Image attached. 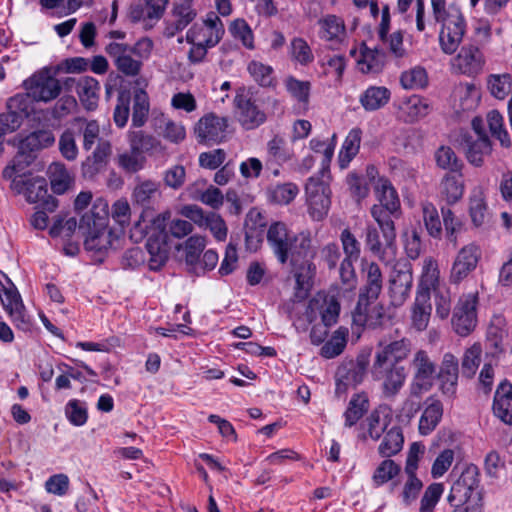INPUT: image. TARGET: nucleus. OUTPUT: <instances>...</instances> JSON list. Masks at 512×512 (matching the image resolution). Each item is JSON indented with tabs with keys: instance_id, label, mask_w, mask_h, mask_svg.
Instances as JSON below:
<instances>
[{
	"instance_id": "obj_1",
	"label": "nucleus",
	"mask_w": 512,
	"mask_h": 512,
	"mask_svg": "<svg viewBox=\"0 0 512 512\" xmlns=\"http://www.w3.org/2000/svg\"><path fill=\"white\" fill-rule=\"evenodd\" d=\"M412 351V342L401 338L384 345H379L375 352L371 375L380 382L384 399L393 400L400 393L407 378V371L401 364Z\"/></svg>"
},
{
	"instance_id": "obj_2",
	"label": "nucleus",
	"mask_w": 512,
	"mask_h": 512,
	"mask_svg": "<svg viewBox=\"0 0 512 512\" xmlns=\"http://www.w3.org/2000/svg\"><path fill=\"white\" fill-rule=\"evenodd\" d=\"M108 204L102 199L94 202L79 222V230L85 236L84 246L89 251L107 252L118 238L108 229Z\"/></svg>"
},
{
	"instance_id": "obj_3",
	"label": "nucleus",
	"mask_w": 512,
	"mask_h": 512,
	"mask_svg": "<svg viewBox=\"0 0 512 512\" xmlns=\"http://www.w3.org/2000/svg\"><path fill=\"white\" fill-rule=\"evenodd\" d=\"M286 262L289 260L292 273L296 281V296L304 298L311 286L314 275V267L311 258L314 256V248L310 232L297 233L287 248Z\"/></svg>"
},
{
	"instance_id": "obj_4",
	"label": "nucleus",
	"mask_w": 512,
	"mask_h": 512,
	"mask_svg": "<svg viewBox=\"0 0 512 512\" xmlns=\"http://www.w3.org/2000/svg\"><path fill=\"white\" fill-rule=\"evenodd\" d=\"M154 43L148 37L140 38L135 44L110 42L105 52L113 60L116 69L126 77H137L142 70L143 61L147 60L153 51Z\"/></svg>"
},
{
	"instance_id": "obj_5",
	"label": "nucleus",
	"mask_w": 512,
	"mask_h": 512,
	"mask_svg": "<svg viewBox=\"0 0 512 512\" xmlns=\"http://www.w3.org/2000/svg\"><path fill=\"white\" fill-rule=\"evenodd\" d=\"M447 500L454 508L475 505L483 512L482 496L479 490V472L476 466L470 465L463 470L453 483Z\"/></svg>"
},
{
	"instance_id": "obj_6",
	"label": "nucleus",
	"mask_w": 512,
	"mask_h": 512,
	"mask_svg": "<svg viewBox=\"0 0 512 512\" xmlns=\"http://www.w3.org/2000/svg\"><path fill=\"white\" fill-rule=\"evenodd\" d=\"M61 66H45L35 71L24 80L23 86L29 97L37 102L48 103L56 99L62 86L56 76L60 73Z\"/></svg>"
},
{
	"instance_id": "obj_7",
	"label": "nucleus",
	"mask_w": 512,
	"mask_h": 512,
	"mask_svg": "<svg viewBox=\"0 0 512 512\" xmlns=\"http://www.w3.org/2000/svg\"><path fill=\"white\" fill-rule=\"evenodd\" d=\"M478 292L462 294L454 306L451 318L452 329L459 336L471 334L478 323Z\"/></svg>"
},
{
	"instance_id": "obj_8",
	"label": "nucleus",
	"mask_w": 512,
	"mask_h": 512,
	"mask_svg": "<svg viewBox=\"0 0 512 512\" xmlns=\"http://www.w3.org/2000/svg\"><path fill=\"white\" fill-rule=\"evenodd\" d=\"M410 368L412 370L410 395L419 398L423 393L428 392L432 388L436 364L427 351L419 349L413 354Z\"/></svg>"
},
{
	"instance_id": "obj_9",
	"label": "nucleus",
	"mask_w": 512,
	"mask_h": 512,
	"mask_svg": "<svg viewBox=\"0 0 512 512\" xmlns=\"http://www.w3.org/2000/svg\"><path fill=\"white\" fill-rule=\"evenodd\" d=\"M441 23L439 43L445 54H453L461 44L466 32V22L459 8H452L447 17L436 20Z\"/></svg>"
},
{
	"instance_id": "obj_10",
	"label": "nucleus",
	"mask_w": 512,
	"mask_h": 512,
	"mask_svg": "<svg viewBox=\"0 0 512 512\" xmlns=\"http://www.w3.org/2000/svg\"><path fill=\"white\" fill-rule=\"evenodd\" d=\"M305 192L310 216L316 221L322 220L331 205L329 185L319 177H310Z\"/></svg>"
},
{
	"instance_id": "obj_11",
	"label": "nucleus",
	"mask_w": 512,
	"mask_h": 512,
	"mask_svg": "<svg viewBox=\"0 0 512 512\" xmlns=\"http://www.w3.org/2000/svg\"><path fill=\"white\" fill-rule=\"evenodd\" d=\"M412 284L411 264L407 262L396 263L389 280V294L394 306H401L407 300Z\"/></svg>"
},
{
	"instance_id": "obj_12",
	"label": "nucleus",
	"mask_w": 512,
	"mask_h": 512,
	"mask_svg": "<svg viewBox=\"0 0 512 512\" xmlns=\"http://www.w3.org/2000/svg\"><path fill=\"white\" fill-rule=\"evenodd\" d=\"M480 257V249L473 243L461 248L455 257L450 270V283L458 285L465 280L469 274L476 269Z\"/></svg>"
},
{
	"instance_id": "obj_13",
	"label": "nucleus",
	"mask_w": 512,
	"mask_h": 512,
	"mask_svg": "<svg viewBox=\"0 0 512 512\" xmlns=\"http://www.w3.org/2000/svg\"><path fill=\"white\" fill-rule=\"evenodd\" d=\"M234 103L237 109L238 121L246 130H252L263 124L265 113L259 109L250 92H241L236 95Z\"/></svg>"
},
{
	"instance_id": "obj_14",
	"label": "nucleus",
	"mask_w": 512,
	"mask_h": 512,
	"mask_svg": "<svg viewBox=\"0 0 512 512\" xmlns=\"http://www.w3.org/2000/svg\"><path fill=\"white\" fill-rule=\"evenodd\" d=\"M227 126L226 117L208 113L198 120L194 131L199 143H219L225 138Z\"/></svg>"
},
{
	"instance_id": "obj_15",
	"label": "nucleus",
	"mask_w": 512,
	"mask_h": 512,
	"mask_svg": "<svg viewBox=\"0 0 512 512\" xmlns=\"http://www.w3.org/2000/svg\"><path fill=\"white\" fill-rule=\"evenodd\" d=\"M367 370V361L364 359L348 360L337 368L336 392H345L348 387H355L362 383Z\"/></svg>"
},
{
	"instance_id": "obj_16",
	"label": "nucleus",
	"mask_w": 512,
	"mask_h": 512,
	"mask_svg": "<svg viewBox=\"0 0 512 512\" xmlns=\"http://www.w3.org/2000/svg\"><path fill=\"white\" fill-rule=\"evenodd\" d=\"M362 277L364 284L360 288V306L364 301H376L383 288V275L379 265L375 262L362 261Z\"/></svg>"
},
{
	"instance_id": "obj_17",
	"label": "nucleus",
	"mask_w": 512,
	"mask_h": 512,
	"mask_svg": "<svg viewBox=\"0 0 512 512\" xmlns=\"http://www.w3.org/2000/svg\"><path fill=\"white\" fill-rule=\"evenodd\" d=\"M374 302L375 301H364L361 306L360 301L357 302L352 314L354 324L370 328H378L389 322L390 316L386 313L385 308L382 305L370 307Z\"/></svg>"
},
{
	"instance_id": "obj_18",
	"label": "nucleus",
	"mask_w": 512,
	"mask_h": 512,
	"mask_svg": "<svg viewBox=\"0 0 512 512\" xmlns=\"http://www.w3.org/2000/svg\"><path fill=\"white\" fill-rule=\"evenodd\" d=\"M370 213L381 231L385 245L387 248H391L396 239L394 220L400 217L401 210H388L382 206H372Z\"/></svg>"
},
{
	"instance_id": "obj_19",
	"label": "nucleus",
	"mask_w": 512,
	"mask_h": 512,
	"mask_svg": "<svg viewBox=\"0 0 512 512\" xmlns=\"http://www.w3.org/2000/svg\"><path fill=\"white\" fill-rule=\"evenodd\" d=\"M295 235L282 222H275L268 229L267 241L281 264L286 263L287 248Z\"/></svg>"
},
{
	"instance_id": "obj_20",
	"label": "nucleus",
	"mask_w": 512,
	"mask_h": 512,
	"mask_svg": "<svg viewBox=\"0 0 512 512\" xmlns=\"http://www.w3.org/2000/svg\"><path fill=\"white\" fill-rule=\"evenodd\" d=\"M458 376V359L452 353H445L438 373L440 389L444 395L452 397L456 393Z\"/></svg>"
},
{
	"instance_id": "obj_21",
	"label": "nucleus",
	"mask_w": 512,
	"mask_h": 512,
	"mask_svg": "<svg viewBox=\"0 0 512 512\" xmlns=\"http://www.w3.org/2000/svg\"><path fill=\"white\" fill-rule=\"evenodd\" d=\"M484 59L480 50L472 45L462 47L459 54L453 59L452 66L458 72L469 76L480 73Z\"/></svg>"
},
{
	"instance_id": "obj_22",
	"label": "nucleus",
	"mask_w": 512,
	"mask_h": 512,
	"mask_svg": "<svg viewBox=\"0 0 512 512\" xmlns=\"http://www.w3.org/2000/svg\"><path fill=\"white\" fill-rule=\"evenodd\" d=\"M112 153L110 141L99 139L95 150L82 163V173L86 178H93L105 168Z\"/></svg>"
},
{
	"instance_id": "obj_23",
	"label": "nucleus",
	"mask_w": 512,
	"mask_h": 512,
	"mask_svg": "<svg viewBox=\"0 0 512 512\" xmlns=\"http://www.w3.org/2000/svg\"><path fill=\"white\" fill-rule=\"evenodd\" d=\"M319 37L332 46L342 44L347 36L344 20L336 15H326L318 20Z\"/></svg>"
},
{
	"instance_id": "obj_24",
	"label": "nucleus",
	"mask_w": 512,
	"mask_h": 512,
	"mask_svg": "<svg viewBox=\"0 0 512 512\" xmlns=\"http://www.w3.org/2000/svg\"><path fill=\"white\" fill-rule=\"evenodd\" d=\"M24 196L29 203H40L41 208L49 212H54L58 207L57 199L48 195L47 182L42 177L31 178Z\"/></svg>"
},
{
	"instance_id": "obj_25",
	"label": "nucleus",
	"mask_w": 512,
	"mask_h": 512,
	"mask_svg": "<svg viewBox=\"0 0 512 512\" xmlns=\"http://www.w3.org/2000/svg\"><path fill=\"white\" fill-rule=\"evenodd\" d=\"M128 143L132 151H137L141 155L143 153L149 155L164 154L166 151L165 146L158 138L143 130L129 131Z\"/></svg>"
},
{
	"instance_id": "obj_26",
	"label": "nucleus",
	"mask_w": 512,
	"mask_h": 512,
	"mask_svg": "<svg viewBox=\"0 0 512 512\" xmlns=\"http://www.w3.org/2000/svg\"><path fill=\"white\" fill-rule=\"evenodd\" d=\"M197 12L193 8L192 0H183L174 4L172 20L167 26V35L172 37L177 32L185 29L196 17Z\"/></svg>"
},
{
	"instance_id": "obj_27",
	"label": "nucleus",
	"mask_w": 512,
	"mask_h": 512,
	"mask_svg": "<svg viewBox=\"0 0 512 512\" xmlns=\"http://www.w3.org/2000/svg\"><path fill=\"white\" fill-rule=\"evenodd\" d=\"M431 111L429 101L419 95H412L399 106V117L406 123H414Z\"/></svg>"
},
{
	"instance_id": "obj_28",
	"label": "nucleus",
	"mask_w": 512,
	"mask_h": 512,
	"mask_svg": "<svg viewBox=\"0 0 512 512\" xmlns=\"http://www.w3.org/2000/svg\"><path fill=\"white\" fill-rule=\"evenodd\" d=\"M465 184L462 172L447 173L439 184V194L448 205L457 203L464 194Z\"/></svg>"
},
{
	"instance_id": "obj_29",
	"label": "nucleus",
	"mask_w": 512,
	"mask_h": 512,
	"mask_svg": "<svg viewBox=\"0 0 512 512\" xmlns=\"http://www.w3.org/2000/svg\"><path fill=\"white\" fill-rule=\"evenodd\" d=\"M493 411L501 421L512 424V384L507 381L500 383L495 392Z\"/></svg>"
},
{
	"instance_id": "obj_30",
	"label": "nucleus",
	"mask_w": 512,
	"mask_h": 512,
	"mask_svg": "<svg viewBox=\"0 0 512 512\" xmlns=\"http://www.w3.org/2000/svg\"><path fill=\"white\" fill-rule=\"evenodd\" d=\"M101 86L98 80L91 76L80 77L76 82V93L86 110H95L99 102Z\"/></svg>"
},
{
	"instance_id": "obj_31",
	"label": "nucleus",
	"mask_w": 512,
	"mask_h": 512,
	"mask_svg": "<svg viewBox=\"0 0 512 512\" xmlns=\"http://www.w3.org/2000/svg\"><path fill=\"white\" fill-rule=\"evenodd\" d=\"M169 0H145L144 4L132 5L129 17L133 22L159 20L166 9Z\"/></svg>"
},
{
	"instance_id": "obj_32",
	"label": "nucleus",
	"mask_w": 512,
	"mask_h": 512,
	"mask_svg": "<svg viewBox=\"0 0 512 512\" xmlns=\"http://www.w3.org/2000/svg\"><path fill=\"white\" fill-rule=\"evenodd\" d=\"M469 215L476 227L485 226L490 222V212L485 195L480 188L473 189L469 197Z\"/></svg>"
},
{
	"instance_id": "obj_33",
	"label": "nucleus",
	"mask_w": 512,
	"mask_h": 512,
	"mask_svg": "<svg viewBox=\"0 0 512 512\" xmlns=\"http://www.w3.org/2000/svg\"><path fill=\"white\" fill-rule=\"evenodd\" d=\"M467 160L474 166H481L485 155L491 152V143L488 137L473 138L471 135H463Z\"/></svg>"
},
{
	"instance_id": "obj_34",
	"label": "nucleus",
	"mask_w": 512,
	"mask_h": 512,
	"mask_svg": "<svg viewBox=\"0 0 512 512\" xmlns=\"http://www.w3.org/2000/svg\"><path fill=\"white\" fill-rule=\"evenodd\" d=\"M362 140V130L358 127L351 129L346 136L338 155L341 169H346L352 159L358 154Z\"/></svg>"
},
{
	"instance_id": "obj_35",
	"label": "nucleus",
	"mask_w": 512,
	"mask_h": 512,
	"mask_svg": "<svg viewBox=\"0 0 512 512\" xmlns=\"http://www.w3.org/2000/svg\"><path fill=\"white\" fill-rule=\"evenodd\" d=\"M391 93L384 86H370L360 96V103L366 111H375L384 107L390 100Z\"/></svg>"
},
{
	"instance_id": "obj_36",
	"label": "nucleus",
	"mask_w": 512,
	"mask_h": 512,
	"mask_svg": "<svg viewBox=\"0 0 512 512\" xmlns=\"http://www.w3.org/2000/svg\"><path fill=\"white\" fill-rule=\"evenodd\" d=\"M454 105L462 111H471L477 107L480 95L472 83L459 84L453 92Z\"/></svg>"
},
{
	"instance_id": "obj_37",
	"label": "nucleus",
	"mask_w": 512,
	"mask_h": 512,
	"mask_svg": "<svg viewBox=\"0 0 512 512\" xmlns=\"http://www.w3.org/2000/svg\"><path fill=\"white\" fill-rule=\"evenodd\" d=\"M385 64V53L378 48H368L365 45L361 49V58L358 60V68L363 73H379Z\"/></svg>"
},
{
	"instance_id": "obj_38",
	"label": "nucleus",
	"mask_w": 512,
	"mask_h": 512,
	"mask_svg": "<svg viewBox=\"0 0 512 512\" xmlns=\"http://www.w3.org/2000/svg\"><path fill=\"white\" fill-rule=\"evenodd\" d=\"M404 443L402 430L398 426H393L386 431L382 442L378 447V453L381 457L390 458L398 454Z\"/></svg>"
},
{
	"instance_id": "obj_39",
	"label": "nucleus",
	"mask_w": 512,
	"mask_h": 512,
	"mask_svg": "<svg viewBox=\"0 0 512 512\" xmlns=\"http://www.w3.org/2000/svg\"><path fill=\"white\" fill-rule=\"evenodd\" d=\"M378 204L388 210H401V204L395 188L387 179H379L375 188Z\"/></svg>"
},
{
	"instance_id": "obj_40",
	"label": "nucleus",
	"mask_w": 512,
	"mask_h": 512,
	"mask_svg": "<svg viewBox=\"0 0 512 512\" xmlns=\"http://www.w3.org/2000/svg\"><path fill=\"white\" fill-rule=\"evenodd\" d=\"M431 304L429 302L428 294H421L417 296L415 303L412 307V326L417 331H423L427 328L430 315H431Z\"/></svg>"
},
{
	"instance_id": "obj_41",
	"label": "nucleus",
	"mask_w": 512,
	"mask_h": 512,
	"mask_svg": "<svg viewBox=\"0 0 512 512\" xmlns=\"http://www.w3.org/2000/svg\"><path fill=\"white\" fill-rule=\"evenodd\" d=\"M319 302L318 299H312L309 308L311 310L319 309L322 323L326 327L336 324L340 312L339 302L334 297H324L321 305H319Z\"/></svg>"
},
{
	"instance_id": "obj_42",
	"label": "nucleus",
	"mask_w": 512,
	"mask_h": 512,
	"mask_svg": "<svg viewBox=\"0 0 512 512\" xmlns=\"http://www.w3.org/2000/svg\"><path fill=\"white\" fill-rule=\"evenodd\" d=\"M390 423L391 416L389 413L382 409H376L366 418L364 425L369 437L376 441L387 431Z\"/></svg>"
},
{
	"instance_id": "obj_43",
	"label": "nucleus",
	"mask_w": 512,
	"mask_h": 512,
	"mask_svg": "<svg viewBox=\"0 0 512 512\" xmlns=\"http://www.w3.org/2000/svg\"><path fill=\"white\" fill-rule=\"evenodd\" d=\"M160 184L151 179H137L132 191V200L141 206H148L159 192Z\"/></svg>"
},
{
	"instance_id": "obj_44",
	"label": "nucleus",
	"mask_w": 512,
	"mask_h": 512,
	"mask_svg": "<svg viewBox=\"0 0 512 512\" xmlns=\"http://www.w3.org/2000/svg\"><path fill=\"white\" fill-rule=\"evenodd\" d=\"M443 415V407L440 401L434 400L431 404H429L419 421V432L422 435H428L431 433L439 421L441 420Z\"/></svg>"
},
{
	"instance_id": "obj_45",
	"label": "nucleus",
	"mask_w": 512,
	"mask_h": 512,
	"mask_svg": "<svg viewBox=\"0 0 512 512\" xmlns=\"http://www.w3.org/2000/svg\"><path fill=\"white\" fill-rule=\"evenodd\" d=\"M150 110L148 94L143 89H137L133 95L132 125L142 127L148 119Z\"/></svg>"
},
{
	"instance_id": "obj_46",
	"label": "nucleus",
	"mask_w": 512,
	"mask_h": 512,
	"mask_svg": "<svg viewBox=\"0 0 512 512\" xmlns=\"http://www.w3.org/2000/svg\"><path fill=\"white\" fill-rule=\"evenodd\" d=\"M439 283L440 271L437 261L432 257L425 258L422 265L420 287L428 293L430 290H436Z\"/></svg>"
},
{
	"instance_id": "obj_47",
	"label": "nucleus",
	"mask_w": 512,
	"mask_h": 512,
	"mask_svg": "<svg viewBox=\"0 0 512 512\" xmlns=\"http://www.w3.org/2000/svg\"><path fill=\"white\" fill-rule=\"evenodd\" d=\"M206 246V239L203 236L194 235L184 243L185 264L190 273L200 260V255Z\"/></svg>"
},
{
	"instance_id": "obj_48",
	"label": "nucleus",
	"mask_w": 512,
	"mask_h": 512,
	"mask_svg": "<svg viewBox=\"0 0 512 512\" xmlns=\"http://www.w3.org/2000/svg\"><path fill=\"white\" fill-rule=\"evenodd\" d=\"M369 408L368 398L364 394L354 395L349 401L348 407L344 413L345 426L351 427L362 418Z\"/></svg>"
},
{
	"instance_id": "obj_49",
	"label": "nucleus",
	"mask_w": 512,
	"mask_h": 512,
	"mask_svg": "<svg viewBox=\"0 0 512 512\" xmlns=\"http://www.w3.org/2000/svg\"><path fill=\"white\" fill-rule=\"evenodd\" d=\"M435 160L439 168L451 173L461 172L464 165L454 150L448 146H441L436 150Z\"/></svg>"
},
{
	"instance_id": "obj_50",
	"label": "nucleus",
	"mask_w": 512,
	"mask_h": 512,
	"mask_svg": "<svg viewBox=\"0 0 512 512\" xmlns=\"http://www.w3.org/2000/svg\"><path fill=\"white\" fill-rule=\"evenodd\" d=\"M487 87L493 97L503 100L511 92V75L508 73L491 74L487 78Z\"/></svg>"
},
{
	"instance_id": "obj_51",
	"label": "nucleus",
	"mask_w": 512,
	"mask_h": 512,
	"mask_svg": "<svg viewBox=\"0 0 512 512\" xmlns=\"http://www.w3.org/2000/svg\"><path fill=\"white\" fill-rule=\"evenodd\" d=\"M146 248L150 255V269L157 270L165 264L168 259V248L166 243L161 242L159 238H149L146 243Z\"/></svg>"
},
{
	"instance_id": "obj_52",
	"label": "nucleus",
	"mask_w": 512,
	"mask_h": 512,
	"mask_svg": "<svg viewBox=\"0 0 512 512\" xmlns=\"http://www.w3.org/2000/svg\"><path fill=\"white\" fill-rule=\"evenodd\" d=\"M299 189L294 183H284L272 186L268 189L267 194L270 201L286 205L289 204L297 196Z\"/></svg>"
},
{
	"instance_id": "obj_53",
	"label": "nucleus",
	"mask_w": 512,
	"mask_h": 512,
	"mask_svg": "<svg viewBox=\"0 0 512 512\" xmlns=\"http://www.w3.org/2000/svg\"><path fill=\"white\" fill-rule=\"evenodd\" d=\"M423 222L428 234L433 238H439L442 234V222L436 207L430 203L422 204Z\"/></svg>"
},
{
	"instance_id": "obj_54",
	"label": "nucleus",
	"mask_w": 512,
	"mask_h": 512,
	"mask_svg": "<svg viewBox=\"0 0 512 512\" xmlns=\"http://www.w3.org/2000/svg\"><path fill=\"white\" fill-rule=\"evenodd\" d=\"M117 165L126 173H137L142 170L146 164L145 156L137 151H125L116 158Z\"/></svg>"
},
{
	"instance_id": "obj_55",
	"label": "nucleus",
	"mask_w": 512,
	"mask_h": 512,
	"mask_svg": "<svg viewBox=\"0 0 512 512\" xmlns=\"http://www.w3.org/2000/svg\"><path fill=\"white\" fill-rule=\"evenodd\" d=\"M400 471V465H398L392 459H385L375 469L372 476V481L376 486H381L395 478L400 473Z\"/></svg>"
},
{
	"instance_id": "obj_56",
	"label": "nucleus",
	"mask_w": 512,
	"mask_h": 512,
	"mask_svg": "<svg viewBox=\"0 0 512 512\" xmlns=\"http://www.w3.org/2000/svg\"><path fill=\"white\" fill-rule=\"evenodd\" d=\"M250 76L261 86L270 87L274 84L273 68L260 61L252 60L247 66Z\"/></svg>"
},
{
	"instance_id": "obj_57",
	"label": "nucleus",
	"mask_w": 512,
	"mask_h": 512,
	"mask_svg": "<svg viewBox=\"0 0 512 512\" xmlns=\"http://www.w3.org/2000/svg\"><path fill=\"white\" fill-rule=\"evenodd\" d=\"M482 348L479 343L469 347L462 358V374L467 378H472L481 362Z\"/></svg>"
},
{
	"instance_id": "obj_58",
	"label": "nucleus",
	"mask_w": 512,
	"mask_h": 512,
	"mask_svg": "<svg viewBox=\"0 0 512 512\" xmlns=\"http://www.w3.org/2000/svg\"><path fill=\"white\" fill-rule=\"evenodd\" d=\"M406 480L400 493L401 501L404 505L409 506L414 503L423 489L422 481L417 477L416 473L405 474Z\"/></svg>"
},
{
	"instance_id": "obj_59",
	"label": "nucleus",
	"mask_w": 512,
	"mask_h": 512,
	"mask_svg": "<svg viewBox=\"0 0 512 512\" xmlns=\"http://www.w3.org/2000/svg\"><path fill=\"white\" fill-rule=\"evenodd\" d=\"M269 162L282 164L292 157L291 151L287 148L286 141L279 136L273 137L267 144Z\"/></svg>"
},
{
	"instance_id": "obj_60",
	"label": "nucleus",
	"mask_w": 512,
	"mask_h": 512,
	"mask_svg": "<svg viewBox=\"0 0 512 512\" xmlns=\"http://www.w3.org/2000/svg\"><path fill=\"white\" fill-rule=\"evenodd\" d=\"M487 123L493 137L500 141L501 146L508 148L511 140L507 131L503 128V116L497 110H492L487 114Z\"/></svg>"
},
{
	"instance_id": "obj_61",
	"label": "nucleus",
	"mask_w": 512,
	"mask_h": 512,
	"mask_svg": "<svg viewBox=\"0 0 512 512\" xmlns=\"http://www.w3.org/2000/svg\"><path fill=\"white\" fill-rule=\"evenodd\" d=\"M55 142V137L50 130H37L30 133L23 141L22 148L29 150H39L51 146Z\"/></svg>"
},
{
	"instance_id": "obj_62",
	"label": "nucleus",
	"mask_w": 512,
	"mask_h": 512,
	"mask_svg": "<svg viewBox=\"0 0 512 512\" xmlns=\"http://www.w3.org/2000/svg\"><path fill=\"white\" fill-rule=\"evenodd\" d=\"M290 56L293 60L301 65H307L314 60V56L307 41L300 37H295L291 40Z\"/></svg>"
},
{
	"instance_id": "obj_63",
	"label": "nucleus",
	"mask_w": 512,
	"mask_h": 512,
	"mask_svg": "<svg viewBox=\"0 0 512 512\" xmlns=\"http://www.w3.org/2000/svg\"><path fill=\"white\" fill-rule=\"evenodd\" d=\"M285 87L290 95L299 103L308 104L311 84L309 81H301L293 76L285 79Z\"/></svg>"
},
{
	"instance_id": "obj_64",
	"label": "nucleus",
	"mask_w": 512,
	"mask_h": 512,
	"mask_svg": "<svg viewBox=\"0 0 512 512\" xmlns=\"http://www.w3.org/2000/svg\"><path fill=\"white\" fill-rule=\"evenodd\" d=\"M400 83L405 89L423 88L427 84V74L425 69L414 67L404 71L400 77Z\"/></svg>"
}]
</instances>
